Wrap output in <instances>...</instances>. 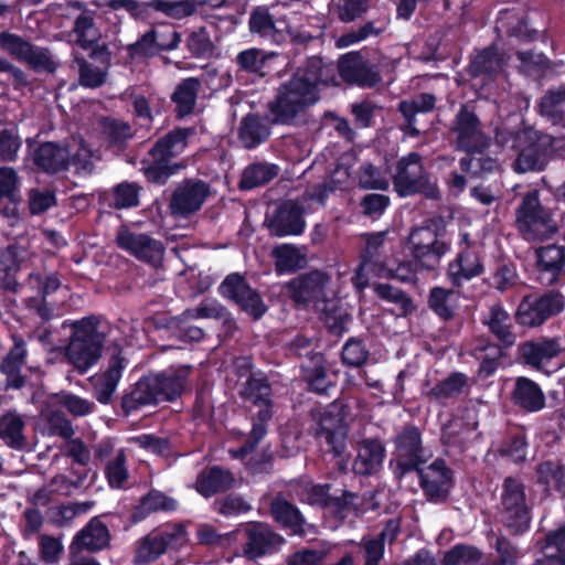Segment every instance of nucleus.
<instances>
[{"label":"nucleus","mask_w":565,"mask_h":565,"mask_svg":"<svg viewBox=\"0 0 565 565\" xmlns=\"http://www.w3.org/2000/svg\"><path fill=\"white\" fill-rule=\"evenodd\" d=\"M196 135V128L174 127L158 138L147 156L141 160V169L147 183L163 186L185 168L183 162L174 161L189 146V139Z\"/></svg>","instance_id":"f257e3e1"},{"label":"nucleus","mask_w":565,"mask_h":565,"mask_svg":"<svg viewBox=\"0 0 565 565\" xmlns=\"http://www.w3.org/2000/svg\"><path fill=\"white\" fill-rule=\"evenodd\" d=\"M100 317L89 315L78 320H65L62 328H70L65 358L81 374H85L102 358L106 334L98 330Z\"/></svg>","instance_id":"f03ea898"},{"label":"nucleus","mask_w":565,"mask_h":565,"mask_svg":"<svg viewBox=\"0 0 565 565\" xmlns=\"http://www.w3.org/2000/svg\"><path fill=\"white\" fill-rule=\"evenodd\" d=\"M393 450L388 468L397 481L425 466L433 452L424 444L423 431L414 424L404 425L392 438Z\"/></svg>","instance_id":"7ed1b4c3"},{"label":"nucleus","mask_w":565,"mask_h":565,"mask_svg":"<svg viewBox=\"0 0 565 565\" xmlns=\"http://www.w3.org/2000/svg\"><path fill=\"white\" fill-rule=\"evenodd\" d=\"M392 183L399 198L419 194L428 200L438 201L441 199L437 182L431 180L429 172L422 162L420 153L415 151L397 160Z\"/></svg>","instance_id":"20e7f679"},{"label":"nucleus","mask_w":565,"mask_h":565,"mask_svg":"<svg viewBox=\"0 0 565 565\" xmlns=\"http://www.w3.org/2000/svg\"><path fill=\"white\" fill-rule=\"evenodd\" d=\"M319 92H311L309 84L292 75L280 84L268 111L274 125H291L296 117L319 100Z\"/></svg>","instance_id":"39448f33"},{"label":"nucleus","mask_w":565,"mask_h":565,"mask_svg":"<svg viewBox=\"0 0 565 565\" xmlns=\"http://www.w3.org/2000/svg\"><path fill=\"white\" fill-rule=\"evenodd\" d=\"M525 487L513 477L502 484L500 521L510 534H524L530 529V511L526 505Z\"/></svg>","instance_id":"423d86ee"},{"label":"nucleus","mask_w":565,"mask_h":565,"mask_svg":"<svg viewBox=\"0 0 565 565\" xmlns=\"http://www.w3.org/2000/svg\"><path fill=\"white\" fill-rule=\"evenodd\" d=\"M218 292L253 321L260 320L268 311L260 292L239 273L228 274L218 286Z\"/></svg>","instance_id":"0eeeda50"},{"label":"nucleus","mask_w":565,"mask_h":565,"mask_svg":"<svg viewBox=\"0 0 565 565\" xmlns=\"http://www.w3.org/2000/svg\"><path fill=\"white\" fill-rule=\"evenodd\" d=\"M413 473L417 475L418 484L430 503H446L455 488V471L441 457L429 465L420 466Z\"/></svg>","instance_id":"6e6552de"},{"label":"nucleus","mask_w":565,"mask_h":565,"mask_svg":"<svg viewBox=\"0 0 565 565\" xmlns=\"http://www.w3.org/2000/svg\"><path fill=\"white\" fill-rule=\"evenodd\" d=\"M186 542V529L174 524L171 532L150 533L140 539L134 555V564L146 565L156 562L168 550H178Z\"/></svg>","instance_id":"1a4fd4ad"},{"label":"nucleus","mask_w":565,"mask_h":565,"mask_svg":"<svg viewBox=\"0 0 565 565\" xmlns=\"http://www.w3.org/2000/svg\"><path fill=\"white\" fill-rule=\"evenodd\" d=\"M450 132L456 135L457 149L466 153L486 152L490 146L489 138L481 129L479 117L466 106H461L456 114Z\"/></svg>","instance_id":"9d476101"},{"label":"nucleus","mask_w":565,"mask_h":565,"mask_svg":"<svg viewBox=\"0 0 565 565\" xmlns=\"http://www.w3.org/2000/svg\"><path fill=\"white\" fill-rule=\"evenodd\" d=\"M337 68L342 82L350 86L372 88L382 79L376 65L366 60L360 51L341 55Z\"/></svg>","instance_id":"9b49d317"},{"label":"nucleus","mask_w":565,"mask_h":565,"mask_svg":"<svg viewBox=\"0 0 565 565\" xmlns=\"http://www.w3.org/2000/svg\"><path fill=\"white\" fill-rule=\"evenodd\" d=\"M115 243L118 248L143 263L156 265L163 258L164 246L162 242L145 233H135L125 224L118 228Z\"/></svg>","instance_id":"f8f14e48"},{"label":"nucleus","mask_w":565,"mask_h":565,"mask_svg":"<svg viewBox=\"0 0 565 565\" xmlns=\"http://www.w3.org/2000/svg\"><path fill=\"white\" fill-rule=\"evenodd\" d=\"M32 168L38 173L56 175L68 170L71 154L66 146L55 141L28 142Z\"/></svg>","instance_id":"ddd939ff"},{"label":"nucleus","mask_w":565,"mask_h":565,"mask_svg":"<svg viewBox=\"0 0 565 565\" xmlns=\"http://www.w3.org/2000/svg\"><path fill=\"white\" fill-rule=\"evenodd\" d=\"M211 193V186L200 179H184L173 191L169 203L172 215L186 217L198 212Z\"/></svg>","instance_id":"4468645a"},{"label":"nucleus","mask_w":565,"mask_h":565,"mask_svg":"<svg viewBox=\"0 0 565 565\" xmlns=\"http://www.w3.org/2000/svg\"><path fill=\"white\" fill-rule=\"evenodd\" d=\"M267 227L273 236H299L306 230L305 210L302 204L292 199L282 200L275 209Z\"/></svg>","instance_id":"2eb2a0df"},{"label":"nucleus","mask_w":565,"mask_h":565,"mask_svg":"<svg viewBox=\"0 0 565 565\" xmlns=\"http://www.w3.org/2000/svg\"><path fill=\"white\" fill-rule=\"evenodd\" d=\"M244 532L246 541L243 546V553L249 561H256L277 552L286 542L280 534L263 522L248 523Z\"/></svg>","instance_id":"dca6fc26"},{"label":"nucleus","mask_w":565,"mask_h":565,"mask_svg":"<svg viewBox=\"0 0 565 565\" xmlns=\"http://www.w3.org/2000/svg\"><path fill=\"white\" fill-rule=\"evenodd\" d=\"M269 512L288 536L305 537L309 532H315V525L307 522L300 509L281 494L271 499Z\"/></svg>","instance_id":"f3484780"},{"label":"nucleus","mask_w":565,"mask_h":565,"mask_svg":"<svg viewBox=\"0 0 565 565\" xmlns=\"http://www.w3.org/2000/svg\"><path fill=\"white\" fill-rule=\"evenodd\" d=\"M191 365H171L166 370L150 373L159 402H175L188 386Z\"/></svg>","instance_id":"a211bd4d"},{"label":"nucleus","mask_w":565,"mask_h":565,"mask_svg":"<svg viewBox=\"0 0 565 565\" xmlns=\"http://www.w3.org/2000/svg\"><path fill=\"white\" fill-rule=\"evenodd\" d=\"M328 276L321 270H311L290 279L287 285L289 298L297 305L307 306L324 298Z\"/></svg>","instance_id":"6ab92c4d"},{"label":"nucleus","mask_w":565,"mask_h":565,"mask_svg":"<svg viewBox=\"0 0 565 565\" xmlns=\"http://www.w3.org/2000/svg\"><path fill=\"white\" fill-rule=\"evenodd\" d=\"M484 273V265L478 252L472 248H461L450 260L446 269V278L454 289H459Z\"/></svg>","instance_id":"aec40b11"},{"label":"nucleus","mask_w":565,"mask_h":565,"mask_svg":"<svg viewBox=\"0 0 565 565\" xmlns=\"http://www.w3.org/2000/svg\"><path fill=\"white\" fill-rule=\"evenodd\" d=\"M26 343L19 335L13 337V347L2 359L0 372L6 375L4 391L22 390L26 384V376L22 374V367L26 362Z\"/></svg>","instance_id":"412c9836"},{"label":"nucleus","mask_w":565,"mask_h":565,"mask_svg":"<svg viewBox=\"0 0 565 565\" xmlns=\"http://www.w3.org/2000/svg\"><path fill=\"white\" fill-rule=\"evenodd\" d=\"M285 24L286 20H275L266 6H257L249 13V32L273 44L280 45L286 42Z\"/></svg>","instance_id":"4be33fe9"},{"label":"nucleus","mask_w":565,"mask_h":565,"mask_svg":"<svg viewBox=\"0 0 565 565\" xmlns=\"http://www.w3.org/2000/svg\"><path fill=\"white\" fill-rule=\"evenodd\" d=\"M109 543L110 533L107 525L95 516L76 533L70 550L72 554H78L83 551L96 553L108 547Z\"/></svg>","instance_id":"5701e85b"},{"label":"nucleus","mask_w":565,"mask_h":565,"mask_svg":"<svg viewBox=\"0 0 565 565\" xmlns=\"http://www.w3.org/2000/svg\"><path fill=\"white\" fill-rule=\"evenodd\" d=\"M386 456V449L377 437L364 438L358 443V455L353 462V470L359 476H372L379 472Z\"/></svg>","instance_id":"b1692460"},{"label":"nucleus","mask_w":565,"mask_h":565,"mask_svg":"<svg viewBox=\"0 0 565 565\" xmlns=\"http://www.w3.org/2000/svg\"><path fill=\"white\" fill-rule=\"evenodd\" d=\"M29 255L28 248L18 243L0 249V285L4 290L17 291L19 286L17 274Z\"/></svg>","instance_id":"393cba45"},{"label":"nucleus","mask_w":565,"mask_h":565,"mask_svg":"<svg viewBox=\"0 0 565 565\" xmlns=\"http://www.w3.org/2000/svg\"><path fill=\"white\" fill-rule=\"evenodd\" d=\"M503 66V53L495 43H492L482 50L476 51V53L470 56L467 72L472 78L482 76L487 79H493Z\"/></svg>","instance_id":"a878e982"},{"label":"nucleus","mask_w":565,"mask_h":565,"mask_svg":"<svg viewBox=\"0 0 565 565\" xmlns=\"http://www.w3.org/2000/svg\"><path fill=\"white\" fill-rule=\"evenodd\" d=\"M159 404L150 374L141 376L130 391L125 392L120 401V407L125 416H129L143 406H157Z\"/></svg>","instance_id":"bb28decb"},{"label":"nucleus","mask_w":565,"mask_h":565,"mask_svg":"<svg viewBox=\"0 0 565 565\" xmlns=\"http://www.w3.org/2000/svg\"><path fill=\"white\" fill-rule=\"evenodd\" d=\"M300 369L308 392L328 395L329 391L335 386L326 367L324 354H313L310 361L301 363Z\"/></svg>","instance_id":"cd10ccee"},{"label":"nucleus","mask_w":565,"mask_h":565,"mask_svg":"<svg viewBox=\"0 0 565 565\" xmlns=\"http://www.w3.org/2000/svg\"><path fill=\"white\" fill-rule=\"evenodd\" d=\"M169 42L158 41V32L154 29L142 34L135 43L127 47L130 57H152L160 52H170L178 49L181 42V34L171 30Z\"/></svg>","instance_id":"c85d7f7f"},{"label":"nucleus","mask_w":565,"mask_h":565,"mask_svg":"<svg viewBox=\"0 0 565 565\" xmlns=\"http://www.w3.org/2000/svg\"><path fill=\"white\" fill-rule=\"evenodd\" d=\"M233 473L220 466L207 467L201 471L194 484L199 494L203 498H211L217 493H224L234 487Z\"/></svg>","instance_id":"c756f323"},{"label":"nucleus","mask_w":565,"mask_h":565,"mask_svg":"<svg viewBox=\"0 0 565 565\" xmlns=\"http://www.w3.org/2000/svg\"><path fill=\"white\" fill-rule=\"evenodd\" d=\"M125 359L120 353L113 354L108 361L107 369L96 380L93 388L94 397L103 405L113 401L114 393L122 376Z\"/></svg>","instance_id":"7c9ffc66"},{"label":"nucleus","mask_w":565,"mask_h":565,"mask_svg":"<svg viewBox=\"0 0 565 565\" xmlns=\"http://www.w3.org/2000/svg\"><path fill=\"white\" fill-rule=\"evenodd\" d=\"M384 233L370 234L365 247L360 255V270L384 277L390 269L386 266V255L383 253Z\"/></svg>","instance_id":"2f4dec72"},{"label":"nucleus","mask_w":565,"mask_h":565,"mask_svg":"<svg viewBox=\"0 0 565 565\" xmlns=\"http://www.w3.org/2000/svg\"><path fill=\"white\" fill-rule=\"evenodd\" d=\"M436 97L430 93H422L411 100H402L398 104V111L402 114L405 124L402 130L412 137H418L420 130L416 127V115L429 113L435 108Z\"/></svg>","instance_id":"473e14b6"},{"label":"nucleus","mask_w":565,"mask_h":565,"mask_svg":"<svg viewBox=\"0 0 565 565\" xmlns=\"http://www.w3.org/2000/svg\"><path fill=\"white\" fill-rule=\"evenodd\" d=\"M20 202L17 172L9 167L0 168V205L3 204V214L8 217H17Z\"/></svg>","instance_id":"72a5a7b5"},{"label":"nucleus","mask_w":565,"mask_h":565,"mask_svg":"<svg viewBox=\"0 0 565 565\" xmlns=\"http://www.w3.org/2000/svg\"><path fill=\"white\" fill-rule=\"evenodd\" d=\"M270 136V128L264 119L249 113L241 120L238 139L246 149H254L264 143Z\"/></svg>","instance_id":"f704fd0d"},{"label":"nucleus","mask_w":565,"mask_h":565,"mask_svg":"<svg viewBox=\"0 0 565 565\" xmlns=\"http://www.w3.org/2000/svg\"><path fill=\"white\" fill-rule=\"evenodd\" d=\"M468 377L461 372H452L446 379L438 381L424 394L430 401L441 406H446L451 398L458 397L467 385Z\"/></svg>","instance_id":"c9c22d12"},{"label":"nucleus","mask_w":565,"mask_h":565,"mask_svg":"<svg viewBox=\"0 0 565 565\" xmlns=\"http://www.w3.org/2000/svg\"><path fill=\"white\" fill-rule=\"evenodd\" d=\"M279 167L276 163L256 161L248 164L242 172L238 188L243 191L264 186L279 174Z\"/></svg>","instance_id":"e433bc0d"},{"label":"nucleus","mask_w":565,"mask_h":565,"mask_svg":"<svg viewBox=\"0 0 565 565\" xmlns=\"http://www.w3.org/2000/svg\"><path fill=\"white\" fill-rule=\"evenodd\" d=\"M200 86L201 82L196 77L184 78L177 85L171 96L177 118L182 119L193 113Z\"/></svg>","instance_id":"4c0bfd02"},{"label":"nucleus","mask_w":565,"mask_h":565,"mask_svg":"<svg viewBox=\"0 0 565 565\" xmlns=\"http://www.w3.org/2000/svg\"><path fill=\"white\" fill-rule=\"evenodd\" d=\"M445 231V224L440 217L428 218L423 226L411 232L409 247H435L438 244H450V242L441 239Z\"/></svg>","instance_id":"58836bf2"},{"label":"nucleus","mask_w":565,"mask_h":565,"mask_svg":"<svg viewBox=\"0 0 565 565\" xmlns=\"http://www.w3.org/2000/svg\"><path fill=\"white\" fill-rule=\"evenodd\" d=\"M275 271L278 275L292 274L307 265L305 254L294 244H280L273 248Z\"/></svg>","instance_id":"ea45409f"},{"label":"nucleus","mask_w":565,"mask_h":565,"mask_svg":"<svg viewBox=\"0 0 565 565\" xmlns=\"http://www.w3.org/2000/svg\"><path fill=\"white\" fill-rule=\"evenodd\" d=\"M459 168L470 178L484 179L490 174L501 171L498 159L484 156V152L466 153L459 160Z\"/></svg>","instance_id":"a19ab883"},{"label":"nucleus","mask_w":565,"mask_h":565,"mask_svg":"<svg viewBox=\"0 0 565 565\" xmlns=\"http://www.w3.org/2000/svg\"><path fill=\"white\" fill-rule=\"evenodd\" d=\"M541 552L536 565H565V525L548 533Z\"/></svg>","instance_id":"79ce46f5"},{"label":"nucleus","mask_w":565,"mask_h":565,"mask_svg":"<svg viewBox=\"0 0 565 565\" xmlns=\"http://www.w3.org/2000/svg\"><path fill=\"white\" fill-rule=\"evenodd\" d=\"M73 32L76 35V44L88 50L99 41L102 34L96 25L95 11L84 10L74 21Z\"/></svg>","instance_id":"37998d69"},{"label":"nucleus","mask_w":565,"mask_h":565,"mask_svg":"<svg viewBox=\"0 0 565 565\" xmlns=\"http://www.w3.org/2000/svg\"><path fill=\"white\" fill-rule=\"evenodd\" d=\"M565 308V297L551 291L541 296L532 305V327L543 324L547 319L561 313Z\"/></svg>","instance_id":"c03bdc74"},{"label":"nucleus","mask_w":565,"mask_h":565,"mask_svg":"<svg viewBox=\"0 0 565 565\" xmlns=\"http://www.w3.org/2000/svg\"><path fill=\"white\" fill-rule=\"evenodd\" d=\"M273 56L274 53H267L258 47H249L241 51L234 62L238 72L264 77L267 74L265 71L266 63Z\"/></svg>","instance_id":"a18cd8bd"},{"label":"nucleus","mask_w":565,"mask_h":565,"mask_svg":"<svg viewBox=\"0 0 565 565\" xmlns=\"http://www.w3.org/2000/svg\"><path fill=\"white\" fill-rule=\"evenodd\" d=\"M451 244H438L435 247H409L414 265L420 273L438 269L441 258L449 253Z\"/></svg>","instance_id":"49530a36"},{"label":"nucleus","mask_w":565,"mask_h":565,"mask_svg":"<svg viewBox=\"0 0 565 565\" xmlns=\"http://www.w3.org/2000/svg\"><path fill=\"white\" fill-rule=\"evenodd\" d=\"M142 186L137 182L121 181L110 190L111 201L108 206L115 210H129L140 205Z\"/></svg>","instance_id":"de8ad7c7"},{"label":"nucleus","mask_w":565,"mask_h":565,"mask_svg":"<svg viewBox=\"0 0 565 565\" xmlns=\"http://www.w3.org/2000/svg\"><path fill=\"white\" fill-rule=\"evenodd\" d=\"M200 4L201 2L198 0H151L143 3L147 8L161 12L174 20L193 15Z\"/></svg>","instance_id":"09e8293b"},{"label":"nucleus","mask_w":565,"mask_h":565,"mask_svg":"<svg viewBox=\"0 0 565 565\" xmlns=\"http://www.w3.org/2000/svg\"><path fill=\"white\" fill-rule=\"evenodd\" d=\"M329 68L323 65L320 57H310L305 66L299 68L294 75L309 84L311 92H319L318 86L335 84L334 77L328 76Z\"/></svg>","instance_id":"8fccbe9b"},{"label":"nucleus","mask_w":565,"mask_h":565,"mask_svg":"<svg viewBox=\"0 0 565 565\" xmlns=\"http://www.w3.org/2000/svg\"><path fill=\"white\" fill-rule=\"evenodd\" d=\"M373 291L377 298L383 301L397 306L398 316L407 317L416 309L413 299L402 289L387 282H376L373 285Z\"/></svg>","instance_id":"3c124183"},{"label":"nucleus","mask_w":565,"mask_h":565,"mask_svg":"<svg viewBox=\"0 0 565 565\" xmlns=\"http://www.w3.org/2000/svg\"><path fill=\"white\" fill-rule=\"evenodd\" d=\"M487 324L490 332L495 335L504 348H510L515 343L516 338L511 331L510 316L500 305L491 307Z\"/></svg>","instance_id":"603ef678"},{"label":"nucleus","mask_w":565,"mask_h":565,"mask_svg":"<svg viewBox=\"0 0 565 565\" xmlns=\"http://www.w3.org/2000/svg\"><path fill=\"white\" fill-rule=\"evenodd\" d=\"M205 318L207 312L205 308H199L196 313H192L190 310L184 311L181 316L172 317L168 321L167 327L170 329L178 330V337L183 342H199L203 339L204 332L196 326H188V318Z\"/></svg>","instance_id":"864d4df0"},{"label":"nucleus","mask_w":565,"mask_h":565,"mask_svg":"<svg viewBox=\"0 0 565 565\" xmlns=\"http://www.w3.org/2000/svg\"><path fill=\"white\" fill-rule=\"evenodd\" d=\"M454 296V289L435 286L429 290L428 307L438 318L449 321L456 315V308L452 303Z\"/></svg>","instance_id":"5fc2aeb1"},{"label":"nucleus","mask_w":565,"mask_h":565,"mask_svg":"<svg viewBox=\"0 0 565 565\" xmlns=\"http://www.w3.org/2000/svg\"><path fill=\"white\" fill-rule=\"evenodd\" d=\"M24 422L17 414L0 417V438L12 449H22L25 445L23 436Z\"/></svg>","instance_id":"6e6d98bb"},{"label":"nucleus","mask_w":565,"mask_h":565,"mask_svg":"<svg viewBox=\"0 0 565 565\" xmlns=\"http://www.w3.org/2000/svg\"><path fill=\"white\" fill-rule=\"evenodd\" d=\"M239 395L252 404L268 403L271 399V386L264 374H250L243 384Z\"/></svg>","instance_id":"4d7b16f0"},{"label":"nucleus","mask_w":565,"mask_h":565,"mask_svg":"<svg viewBox=\"0 0 565 565\" xmlns=\"http://www.w3.org/2000/svg\"><path fill=\"white\" fill-rule=\"evenodd\" d=\"M343 365L361 369L370 359V351L365 341L360 337H350L343 344L340 353Z\"/></svg>","instance_id":"13d9d810"},{"label":"nucleus","mask_w":565,"mask_h":565,"mask_svg":"<svg viewBox=\"0 0 565 565\" xmlns=\"http://www.w3.org/2000/svg\"><path fill=\"white\" fill-rule=\"evenodd\" d=\"M526 431L524 428L509 430L505 439L499 448V452L502 457H509L514 462H521L526 457Z\"/></svg>","instance_id":"bf43d9fd"},{"label":"nucleus","mask_w":565,"mask_h":565,"mask_svg":"<svg viewBox=\"0 0 565 565\" xmlns=\"http://www.w3.org/2000/svg\"><path fill=\"white\" fill-rule=\"evenodd\" d=\"M537 486L543 492H550L552 489L559 491L565 495V480L563 481V469L554 462H544L537 467Z\"/></svg>","instance_id":"052dcab7"},{"label":"nucleus","mask_w":565,"mask_h":565,"mask_svg":"<svg viewBox=\"0 0 565 565\" xmlns=\"http://www.w3.org/2000/svg\"><path fill=\"white\" fill-rule=\"evenodd\" d=\"M565 100V85L557 89H551L539 105L540 114L551 119L554 124L563 119V103Z\"/></svg>","instance_id":"680f3d73"},{"label":"nucleus","mask_w":565,"mask_h":565,"mask_svg":"<svg viewBox=\"0 0 565 565\" xmlns=\"http://www.w3.org/2000/svg\"><path fill=\"white\" fill-rule=\"evenodd\" d=\"M103 129L111 147H125L126 142L134 136L128 122L111 117L103 119Z\"/></svg>","instance_id":"e2e57ef3"},{"label":"nucleus","mask_w":565,"mask_h":565,"mask_svg":"<svg viewBox=\"0 0 565 565\" xmlns=\"http://www.w3.org/2000/svg\"><path fill=\"white\" fill-rule=\"evenodd\" d=\"M537 258L539 267L542 270L552 273V277L548 279L552 282L565 264V250L563 247L550 245L539 250Z\"/></svg>","instance_id":"0e129e2a"},{"label":"nucleus","mask_w":565,"mask_h":565,"mask_svg":"<svg viewBox=\"0 0 565 565\" xmlns=\"http://www.w3.org/2000/svg\"><path fill=\"white\" fill-rule=\"evenodd\" d=\"M74 63L78 66V82L85 88H98L106 82V72L93 66L83 56L75 55Z\"/></svg>","instance_id":"69168bd1"},{"label":"nucleus","mask_w":565,"mask_h":565,"mask_svg":"<svg viewBox=\"0 0 565 565\" xmlns=\"http://www.w3.org/2000/svg\"><path fill=\"white\" fill-rule=\"evenodd\" d=\"M518 275L512 262L499 259L495 262L494 271L489 278V284L497 290L504 291L515 285Z\"/></svg>","instance_id":"338daca9"},{"label":"nucleus","mask_w":565,"mask_h":565,"mask_svg":"<svg viewBox=\"0 0 565 565\" xmlns=\"http://www.w3.org/2000/svg\"><path fill=\"white\" fill-rule=\"evenodd\" d=\"M105 477L111 489H122L128 480L129 473L126 467V456L120 451L114 460L105 467Z\"/></svg>","instance_id":"774afa93"}]
</instances>
